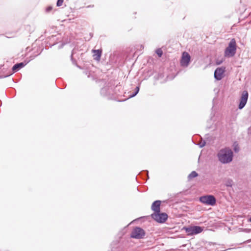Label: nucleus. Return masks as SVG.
<instances>
[{
  "label": "nucleus",
  "instance_id": "1",
  "mask_svg": "<svg viewBox=\"0 0 251 251\" xmlns=\"http://www.w3.org/2000/svg\"><path fill=\"white\" fill-rule=\"evenodd\" d=\"M126 247V226L121 228L111 243V251H123Z\"/></svg>",
  "mask_w": 251,
  "mask_h": 251
},
{
  "label": "nucleus",
  "instance_id": "2",
  "mask_svg": "<svg viewBox=\"0 0 251 251\" xmlns=\"http://www.w3.org/2000/svg\"><path fill=\"white\" fill-rule=\"evenodd\" d=\"M233 155L232 150L227 148L220 150L217 153L218 160L223 164L231 162L233 159Z\"/></svg>",
  "mask_w": 251,
  "mask_h": 251
},
{
  "label": "nucleus",
  "instance_id": "3",
  "mask_svg": "<svg viewBox=\"0 0 251 251\" xmlns=\"http://www.w3.org/2000/svg\"><path fill=\"white\" fill-rule=\"evenodd\" d=\"M100 95L105 97L108 100H114L116 101L122 100L121 99H119V98L114 97V89L113 86L112 84L108 83L106 84L103 87H102L100 91Z\"/></svg>",
  "mask_w": 251,
  "mask_h": 251
},
{
  "label": "nucleus",
  "instance_id": "4",
  "mask_svg": "<svg viewBox=\"0 0 251 251\" xmlns=\"http://www.w3.org/2000/svg\"><path fill=\"white\" fill-rule=\"evenodd\" d=\"M126 94V90L122 85H117L114 87V97L119 98V99H121L122 100H119V102H122L126 101V98H125V94Z\"/></svg>",
  "mask_w": 251,
  "mask_h": 251
},
{
  "label": "nucleus",
  "instance_id": "5",
  "mask_svg": "<svg viewBox=\"0 0 251 251\" xmlns=\"http://www.w3.org/2000/svg\"><path fill=\"white\" fill-rule=\"evenodd\" d=\"M236 50V42L235 40L232 39L230 41L228 47L226 49L225 55L228 57H232L235 54Z\"/></svg>",
  "mask_w": 251,
  "mask_h": 251
},
{
  "label": "nucleus",
  "instance_id": "6",
  "mask_svg": "<svg viewBox=\"0 0 251 251\" xmlns=\"http://www.w3.org/2000/svg\"><path fill=\"white\" fill-rule=\"evenodd\" d=\"M200 201L205 205L213 206L216 203V199L212 195L201 196L199 199Z\"/></svg>",
  "mask_w": 251,
  "mask_h": 251
},
{
  "label": "nucleus",
  "instance_id": "7",
  "mask_svg": "<svg viewBox=\"0 0 251 251\" xmlns=\"http://www.w3.org/2000/svg\"><path fill=\"white\" fill-rule=\"evenodd\" d=\"M145 232L143 229L140 227H135L131 233V237L138 239H142L145 236Z\"/></svg>",
  "mask_w": 251,
  "mask_h": 251
},
{
  "label": "nucleus",
  "instance_id": "8",
  "mask_svg": "<svg viewBox=\"0 0 251 251\" xmlns=\"http://www.w3.org/2000/svg\"><path fill=\"white\" fill-rule=\"evenodd\" d=\"M184 229L187 233L188 235H192L201 232L203 230V228L199 226H194L184 227Z\"/></svg>",
  "mask_w": 251,
  "mask_h": 251
},
{
  "label": "nucleus",
  "instance_id": "9",
  "mask_svg": "<svg viewBox=\"0 0 251 251\" xmlns=\"http://www.w3.org/2000/svg\"><path fill=\"white\" fill-rule=\"evenodd\" d=\"M152 218L158 223L165 222L168 218V215L166 213H154L151 215Z\"/></svg>",
  "mask_w": 251,
  "mask_h": 251
},
{
  "label": "nucleus",
  "instance_id": "10",
  "mask_svg": "<svg viewBox=\"0 0 251 251\" xmlns=\"http://www.w3.org/2000/svg\"><path fill=\"white\" fill-rule=\"evenodd\" d=\"M191 56L187 52H183L182 54L180 64L183 67H187L190 62Z\"/></svg>",
  "mask_w": 251,
  "mask_h": 251
},
{
  "label": "nucleus",
  "instance_id": "11",
  "mask_svg": "<svg viewBox=\"0 0 251 251\" xmlns=\"http://www.w3.org/2000/svg\"><path fill=\"white\" fill-rule=\"evenodd\" d=\"M248 92L247 91L242 92L238 106V108L240 109H242L245 106L248 100Z\"/></svg>",
  "mask_w": 251,
  "mask_h": 251
},
{
  "label": "nucleus",
  "instance_id": "12",
  "mask_svg": "<svg viewBox=\"0 0 251 251\" xmlns=\"http://www.w3.org/2000/svg\"><path fill=\"white\" fill-rule=\"evenodd\" d=\"M28 62H22L20 63H17L13 65V66L12 68V72L10 73L9 75H5L4 77H8L11 75H12L13 73H16L18 72L19 70H20L21 69L24 68Z\"/></svg>",
  "mask_w": 251,
  "mask_h": 251
},
{
  "label": "nucleus",
  "instance_id": "13",
  "mask_svg": "<svg viewBox=\"0 0 251 251\" xmlns=\"http://www.w3.org/2000/svg\"><path fill=\"white\" fill-rule=\"evenodd\" d=\"M225 70L222 68H217L214 73V77L217 80H221L224 77Z\"/></svg>",
  "mask_w": 251,
  "mask_h": 251
},
{
  "label": "nucleus",
  "instance_id": "14",
  "mask_svg": "<svg viewBox=\"0 0 251 251\" xmlns=\"http://www.w3.org/2000/svg\"><path fill=\"white\" fill-rule=\"evenodd\" d=\"M92 51L94 53V59L97 61H99L101 56L102 50L100 49L93 50Z\"/></svg>",
  "mask_w": 251,
  "mask_h": 251
},
{
  "label": "nucleus",
  "instance_id": "15",
  "mask_svg": "<svg viewBox=\"0 0 251 251\" xmlns=\"http://www.w3.org/2000/svg\"><path fill=\"white\" fill-rule=\"evenodd\" d=\"M160 202L159 201H155L152 205V209L155 211V213H158L159 210Z\"/></svg>",
  "mask_w": 251,
  "mask_h": 251
},
{
  "label": "nucleus",
  "instance_id": "16",
  "mask_svg": "<svg viewBox=\"0 0 251 251\" xmlns=\"http://www.w3.org/2000/svg\"><path fill=\"white\" fill-rule=\"evenodd\" d=\"M233 150L237 152L240 150V147L238 144L234 143L233 146Z\"/></svg>",
  "mask_w": 251,
  "mask_h": 251
},
{
  "label": "nucleus",
  "instance_id": "17",
  "mask_svg": "<svg viewBox=\"0 0 251 251\" xmlns=\"http://www.w3.org/2000/svg\"><path fill=\"white\" fill-rule=\"evenodd\" d=\"M64 0H57L56 2V6L60 7L61 6L63 3Z\"/></svg>",
  "mask_w": 251,
  "mask_h": 251
},
{
  "label": "nucleus",
  "instance_id": "18",
  "mask_svg": "<svg viewBox=\"0 0 251 251\" xmlns=\"http://www.w3.org/2000/svg\"><path fill=\"white\" fill-rule=\"evenodd\" d=\"M52 10V6L51 5H49L46 8V12L47 13H49Z\"/></svg>",
  "mask_w": 251,
  "mask_h": 251
},
{
  "label": "nucleus",
  "instance_id": "19",
  "mask_svg": "<svg viewBox=\"0 0 251 251\" xmlns=\"http://www.w3.org/2000/svg\"><path fill=\"white\" fill-rule=\"evenodd\" d=\"M156 52L159 57L161 56L163 53L162 50L160 49L157 50Z\"/></svg>",
  "mask_w": 251,
  "mask_h": 251
},
{
  "label": "nucleus",
  "instance_id": "20",
  "mask_svg": "<svg viewBox=\"0 0 251 251\" xmlns=\"http://www.w3.org/2000/svg\"><path fill=\"white\" fill-rule=\"evenodd\" d=\"M197 176V174L195 172H193L190 174L189 177H194L196 176Z\"/></svg>",
  "mask_w": 251,
  "mask_h": 251
},
{
  "label": "nucleus",
  "instance_id": "21",
  "mask_svg": "<svg viewBox=\"0 0 251 251\" xmlns=\"http://www.w3.org/2000/svg\"><path fill=\"white\" fill-rule=\"evenodd\" d=\"M66 44L65 43H61L59 46H58V49H60L61 48H62L64 45H65Z\"/></svg>",
  "mask_w": 251,
  "mask_h": 251
},
{
  "label": "nucleus",
  "instance_id": "22",
  "mask_svg": "<svg viewBox=\"0 0 251 251\" xmlns=\"http://www.w3.org/2000/svg\"><path fill=\"white\" fill-rule=\"evenodd\" d=\"M49 38H50V40L52 39L53 40H54L56 38V36L55 35H52Z\"/></svg>",
  "mask_w": 251,
  "mask_h": 251
},
{
  "label": "nucleus",
  "instance_id": "23",
  "mask_svg": "<svg viewBox=\"0 0 251 251\" xmlns=\"http://www.w3.org/2000/svg\"><path fill=\"white\" fill-rule=\"evenodd\" d=\"M41 51H40L38 54L37 55H35V56H31L30 57H31V60L33 59L35 57L37 56V55H39L40 54H41Z\"/></svg>",
  "mask_w": 251,
  "mask_h": 251
},
{
  "label": "nucleus",
  "instance_id": "24",
  "mask_svg": "<svg viewBox=\"0 0 251 251\" xmlns=\"http://www.w3.org/2000/svg\"><path fill=\"white\" fill-rule=\"evenodd\" d=\"M89 35L91 38L93 36V34L92 33H90Z\"/></svg>",
  "mask_w": 251,
  "mask_h": 251
},
{
  "label": "nucleus",
  "instance_id": "25",
  "mask_svg": "<svg viewBox=\"0 0 251 251\" xmlns=\"http://www.w3.org/2000/svg\"><path fill=\"white\" fill-rule=\"evenodd\" d=\"M56 44V43H54L52 44H50V47H51L52 46H54V45H55Z\"/></svg>",
  "mask_w": 251,
  "mask_h": 251
},
{
  "label": "nucleus",
  "instance_id": "26",
  "mask_svg": "<svg viewBox=\"0 0 251 251\" xmlns=\"http://www.w3.org/2000/svg\"><path fill=\"white\" fill-rule=\"evenodd\" d=\"M94 6V5H89L88 6V7H93Z\"/></svg>",
  "mask_w": 251,
  "mask_h": 251
},
{
  "label": "nucleus",
  "instance_id": "27",
  "mask_svg": "<svg viewBox=\"0 0 251 251\" xmlns=\"http://www.w3.org/2000/svg\"><path fill=\"white\" fill-rule=\"evenodd\" d=\"M137 89H138V90L136 91V93L135 94V95H135L136 94H137V93H138V92L139 88H137Z\"/></svg>",
  "mask_w": 251,
  "mask_h": 251
},
{
  "label": "nucleus",
  "instance_id": "28",
  "mask_svg": "<svg viewBox=\"0 0 251 251\" xmlns=\"http://www.w3.org/2000/svg\"><path fill=\"white\" fill-rule=\"evenodd\" d=\"M71 59H72V60H73V54H72V55H71Z\"/></svg>",
  "mask_w": 251,
  "mask_h": 251
},
{
  "label": "nucleus",
  "instance_id": "29",
  "mask_svg": "<svg viewBox=\"0 0 251 251\" xmlns=\"http://www.w3.org/2000/svg\"><path fill=\"white\" fill-rule=\"evenodd\" d=\"M84 73L86 75H87V71H85Z\"/></svg>",
  "mask_w": 251,
  "mask_h": 251
},
{
  "label": "nucleus",
  "instance_id": "30",
  "mask_svg": "<svg viewBox=\"0 0 251 251\" xmlns=\"http://www.w3.org/2000/svg\"><path fill=\"white\" fill-rule=\"evenodd\" d=\"M249 221L251 222V217L249 219Z\"/></svg>",
  "mask_w": 251,
  "mask_h": 251
},
{
  "label": "nucleus",
  "instance_id": "31",
  "mask_svg": "<svg viewBox=\"0 0 251 251\" xmlns=\"http://www.w3.org/2000/svg\"><path fill=\"white\" fill-rule=\"evenodd\" d=\"M77 67H78L79 68L81 69L80 67L78 65H77Z\"/></svg>",
  "mask_w": 251,
  "mask_h": 251
}]
</instances>
